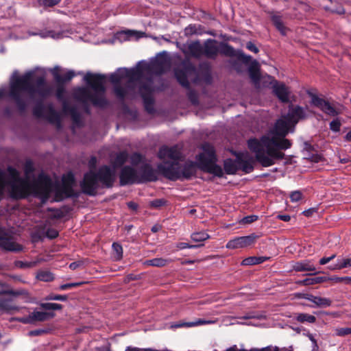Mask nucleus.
<instances>
[{
	"label": "nucleus",
	"instance_id": "1",
	"mask_svg": "<svg viewBox=\"0 0 351 351\" xmlns=\"http://www.w3.org/2000/svg\"><path fill=\"white\" fill-rule=\"evenodd\" d=\"M304 117L302 108L290 106L288 113L278 119L259 140L252 138L248 141L249 149L255 153L256 160L263 167H270L275 164L276 160L284 158L285 154L281 150L291 146V141L285 137L289 132H293L296 123Z\"/></svg>",
	"mask_w": 351,
	"mask_h": 351
},
{
	"label": "nucleus",
	"instance_id": "2",
	"mask_svg": "<svg viewBox=\"0 0 351 351\" xmlns=\"http://www.w3.org/2000/svg\"><path fill=\"white\" fill-rule=\"evenodd\" d=\"M33 74L27 73L23 75H18L14 72L10 82V96L16 101L19 108L23 110L25 103L23 99V93H27L30 96L38 95L42 98L50 96L53 93V86L45 82L44 76L37 77L35 84H33Z\"/></svg>",
	"mask_w": 351,
	"mask_h": 351
},
{
	"label": "nucleus",
	"instance_id": "3",
	"mask_svg": "<svg viewBox=\"0 0 351 351\" xmlns=\"http://www.w3.org/2000/svg\"><path fill=\"white\" fill-rule=\"evenodd\" d=\"M84 80L95 91V94H91L86 88H77L74 90V97L84 104L91 102L97 107L106 106L107 101L104 97L106 77L104 75L87 72Z\"/></svg>",
	"mask_w": 351,
	"mask_h": 351
},
{
	"label": "nucleus",
	"instance_id": "4",
	"mask_svg": "<svg viewBox=\"0 0 351 351\" xmlns=\"http://www.w3.org/2000/svg\"><path fill=\"white\" fill-rule=\"evenodd\" d=\"M114 180V170L108 166H103L99 169L97 173H95L92 171L86 173L81 183V187L84 193L95 195L99 186V182L104 186L110 188L113 185Z\"/></svg>",
	"mask_w": 351,
	"mask_h": 351
},
{
	"label": "nucleus",
	"instance_id": "5",
	"mask_svg": "<svg viewBox=\"0 0 351 351\" xmlns=\"http://www.w3.org/2000/svg\"><path fill=\"white\" fill-rule=\"evenodd\" d=\"M141 72L137 69H119L110 75V80L114 84V92L120 99H123L127 94V88L140 79Z\"/></svg>",
	"mask_w": 351,
	"mask_h": 351
},
{
	"label": "nucleus",
	"instance_id": "6",
	"mask_svg": "<svg viewBox=\"0 0 351 351\" xmlns=\"http://www.w3.org/2000/svg\"><path fill=\"white\" fill-rule=\"evenodd\" d=\"M197 165L191 161L186 162L183 166L178 162L160 164L158 166L159 171L171 180L189 179L196 173Z\"/></svg>",
	"mask_w": 351,
	"mask_h": 351
},
{
	"label": "nucleus",
	"instance_id": "7",
	"mask_svg": "<svg viewBox=\"0 0 351 351\" xmlns=\"http://www.w3.org/2000/svg\"><path fill=\"white\" fill-rule=\"evenodd\" d=\"M202 148L203 152L196 157L198 167L205 172L212 173L217 177H222L223 169L216 164L217 158L214 147L208 143H204Z\"/></svg>",
	"mask_w": 351,
	"mask_h": 351
},
{
	"label": "nucleus",
	"instance_id": "8",
	"mask_svg": "<svg viewBox=\"0 0 351 351\" xmlns=\"http://www.w3.org/2000/svg\"><path fill=\"white\" fill-rule=\"evenodd\" d=\"M175 75L179 83L185 88L189 87V79L196 82L197 71L195 67L191 64H186L182 69H176Z\"/></svg>",
	"mask_w": 351,
	"mask_h": 351
},
{
	"label": "nucleus",
	"instance_id": "9",
	"mask_svg": "<svg viewBox=\"0 0 351 351\" xmlns=\"http://www.w3.org/2000/svg\"><path fill=\"white\" fill-rule=\"evenodd\" d=\"M158 158L164 160H172V163H176L178 160L182 158L181 149L178 145H174L172 147L162 146L158 154ZM166 163L169 164L167 162Z\"/></svg>",
	"mask_w": 351,
	"mask_h": 351
},
{
	"label": "nucleus",
	"instance_id": "10",
	"mask_svg": "<svg viewBox=\"0 0 351 351\" xmlns=\"http://www.w3.org/2000/svg\"><path fill=\"white\" fill-rule=\"evenodd\" d=\"M307 93L311 99V104L319 108L325 114L332 117L339 114V112L336 110L328 101L323 98L319 97L316 94L311 91H308Z\"/></svg>",
	"mask_w": 351,
	"mask_h": 351
},
{
	"label": "nucleus",
	"instance_id": "11",
	"mask_svg": "<svg viewBox=\"0 0 351 351\" xmlns=\"http://www.w3.org/2000/svg\"><path fill=\"white\" fill-rule=\"evenodd\" d=\"M258 236L255 234H251L247 236L236 237L229 241L226 244L228 249L243 248L254 244Z\"/></svg>",
	"mask_w": 351,
	"mask_h": 351
},
{
	"label": "nucleus",
	"instance_id": "12",
	"mask_svg": "<svg viewBox=\"0 0 351 351\" xmlns=\"http://www.w3.org/2000/svg\"><path fill=\"white\" fill-rule=\"evenodd\" d=\"M136 171L131 167H124L120 174V184L121 185H126L133 184L135 182H140Z\"/></svg>",
	"mask_w": 351,
	"mask_h": 351
},
{
	"label": "nucleus",
	"instance_id": "13",
	"mask_svg": "<svg viewBox=\"0 0 351 351\" xmlns=\"http://www.w3.org/2000/svg\"><path fill=\"white\" fill-rule=\"evenodd\" d=\"M219 53H221L227 57H233L238 56L239 59L242 60L245 62H248L251 59V57L250 56H247L241 51H239L238 53H237L234 48L227 43H220L219 45Z\"/></svg>",
	"mask_w": 351,
	"mask_h": 351
},
{
	"label": "nucleus",
	"instance_id": "14",
	"mask_svg": "<svg viewBox=\"0 0 351 351\" xmlns=\"http://www.w3.org/2000/svg\"><path fill=\"white\" fill-rule=\"evenodd\" d=\"M219 45L215 40L208 39L203 45V56L209 59H215L219 54Z\"/></svg>",
	"mask_w": 351,
	"mask_h": 351
},
{
	"label": "nucleus",
	"instance_id": "15",
	"mask_svg": "<svg viewBox=\"0 0 351 351\" xmlns=\"http://www.w3.org/2000/svg\"><path fill=\"white\" fill-rule=\"evenodd\" d=\"M183 47V52L186 55L195 58H200L203 56V45L198 40L187 43Z\"/></svg>",
	"mask_w": 351,
	"mask_h": 351
},
{
	"label": "nucleus",
	"instance_id": "16",
	"mask_svg": "<svg viewBox=\"0 0 351 351\" xmlns=\"http://www.w3.org/2000/svg\"><path fill=\"white\" fill-rule=\"evenodd\" d=\"M0 247L11 252H20L23 250L22 245L16 243L8 234L0 235Z\"/></svg>",
	"mask_w": 351,
	"mask_h": 351
},
{
	"label": "nucleus",
	"instance_id": "17",
	"mask_svg": "<svg viewBox=\"0 0 351 351\" xmlns=\"http://www.w3.org/2000/svg\"><path fill=\"white\" fill-rule=\"evenodd\" d=\"M75 183L74 176L71 173H69L62 177V184L61 191L65 197H71L73 195V186Z\"/></svg>",
	"mask_w": 351,
	"mask_h": 351
},
{
	"label": "nucleus",
	"instance_id": "18",
	"mask_svg": "<svg viewBox=\"0 0 351 351\" xmlns=\"http://www.w3.org/2000/svg\"><path fill=\"white\" fill-rule=\"evenodd\" d=\"M21 307L12 304L11 298H0V313H12L19 311Z\"/></svg>",
	"mask_w": 351,
	"mask_h": 351
},
{
	"label": "nucleus",
	"instance_id": "19",
	"mask_svg": "<svg viewBox=\"0 0 351 351\" xmlns=\"http://www.w3.org/2000/svg\"><path fill=\"white\" fill-rule=\"evenodd\" d=\"M273 90L275 95L282 102H287L289 100V90L286 85L283 83H278L275 81L273 86Z\"/></svg>",
	"mask_w": 351,
	"mask_h": 351
},
{
	"label": "nucleus",
	"instance_id": "20",
	"mask_svg": "<svg viewBox=\"0 0 351 351\" xmlns=\"http://www.w3.org/2000/svg\"><path fill=\"white\" fill-rule=\"evenodd\" d=\"M292 268L295 271H315L316 270L315 267L310 260L295 262Z\"/></svg>",
	"mask_w": 351,
	"mask_h": 351
},
{
	"label": "nucleus",
	"instance_id": "21",
	"mask_svg": "<svg viewBox=\"0 0 351 351\" xmlns=\"http://www.w3.org/2000/svg\"><path fill=\"white\" fill-rule=\"evenodd\" d=\"M169 60L161 56L158 57L156 61L154 63L153 69L157 71L158 74H161L169 69Z\"/></svg>",
	"mask_w": 351,
	"mask_h": 351
},
{
	"label": "nucleus",
	"instance_id": "22",
	"mask_svg": "<svg viewBox=\"0 0 351 351\" xmlns=\"http://www.w3.org/2000/svg\"><path fill=\"white\" fill-rule=\"evenodd\" d=\"M249 75L252 82L257 84L260 80V66L257 61L254 60L250 64L249 69Z\"/></svg>",
	"mask_w": 351,
	"mask_h": 351
},
{
	"label": "nucleus",
	"instance_id": "23",
	"mask_svg": "<svg viewBox=\"0 0 351 351\" xmlns=\"http://www.w3.org/2000/svg\"><path fill=\"white\" fill-rule=\"evenodd\" d=\"M142 179L147 181H154L156 180V175L149 165H144L141 167Z\"/></svg>",
	"mask_w": 351,
	"mask_h": 351
},
{
	"label": "nucleus",
	"instance_id": "24",
	"mask_svg": "<svg viewBox=\"0 0 351 351\" xmlns=\"http://www.w3.org/2000/svg\"><path fill=\"white\" fill-rule=\"evenodd\" d=\"M31 315L32 322L34 324L36 322H44L49 317H53L55 314L53 313H46L42 311H34Z\"/></svg>",
	"mask_w": 351,
	"mask_h": 351
},
{
	"label": "nucleus",
	"instance_id": "25",
	"mask_svg": "<svg viewBox=\"0 0 351 351\" xmlns=\"http://www.w3.org/2000/svg\"><path fill=\"white\" fill-rule=\"evenodd\" d=\"M271 21L276 29L282 34L286 35L288 28L284 25L282 16L278 14L271 15Z\"/></svg>",
	"mask_w": 351,
	"mask_h": 351
},
{
	"label": "nucleus",
	"instance_id": "26",
	"mask_svg": "<svg viewBox=\"0 0 351 351\" xmlns=\"http://www.w3.org/2000/svg\"><path fill=\"white\" fill-rule=\"evenodd\" d=\"M327 280H328L327 277L317 276V277H315V278H306V279H304L302 280H298L296 282V283L300 285L308 286V285L319 284V283L326 282Z\"/></svg>",
	"mask_w": 351,
	"mask_h": 351
},
{
	"label": "nucleus",
	"instance_id": "27",
	"mask_svg": "<svg viewBox=\"0 0 351 351\" xmlns=\"http://www.w3.org/2000/svg\"><path fill=\"white\" fill-rule=\"evenodd\" d=\"M171 261L169 259H165L163 258H155L150 260H147L143 263L144 265L153 266L157 267H162L166 266L168 263H171Z\"/></svg>",
	"mask_w": 351,
	"mask_h": 351
},
{
	"label": "nucleus",
	"instance_id": "28",
	"mask_svg": "<svg viewBox=\"0 0 351 351\" xmlns=\"http://www.w3.org/2000/svg\"><path fill=\"white\" fill-rule=\"evenodd\" d=\"M236 162L240 169H241L246 173L251 172L254 169L252 160H245L238 156Z\"/></svg>",
	"mask_w": 351,
	"mask_h": 351
},
{
	"label": "nucleus",
	"instance_id": "29",
	"mask_svg": "<svg viewBox=\"0 0 351 351\" xmlns=\"http://www.w3.org/2000/svg\"><path fill=\"white\" fill-rule=\"evenodd\" d=\"M268 258L265 256H250L243 259L241 262L242 265H254L263 263Z\"/></svg>",
	"mask_w": 351,
	"mask_h": 351
},
{
	"label": "nucleus",
	"instance_id": "30",
	"mask_svg": "<svg viewBox=\"0 0 351 351\" xmlns=\"http://www.w3.org/2000/svg\"><path fill=\"white\" fill-rule=\"evenodd\" d=\"M53 75L55 80L58 83H63L64 82L70 81L75 76V73L72 71H68L63 76L60 75L58 71H53Z\"/></svg>",
	"mask_w": 351,
	"mask_h": 351
},
{
	"label": "nucleus",
	"instance_id": "31",
	"mask_svg": "<svg viewBox=\"0 0 351 351\" xmlns=\"http://www.w3.org/2000/svg\"><path fill=\"white\" fill-rule=\"evenodd\" d=\"M112 257L114 261H118L123 258V247L118 243H113L112 245Z\"/></svg>",
	"mask_w": 351,
	"mask_h": 351
},
{
	"label": "nucleus",
	"instance_id": "32",
	"mask_svg": "<svg viewBox=\"0 0 351 351\" xmlns=\"http://www.w3.org/2000/svg\"><path fill=\"white\" fill-rule=\"evenodd\" d=\"M349 267H351V258L339 260L337 264L329 266L328 269L330 270H339Z\"/></svg>",
	"mask_w": 351,
	"mask_h": 351
},
{
	"label": "nucleus",
	"instance_id": "33",
	"mask_svg": "<svg viewBox=\"0 0 351 351\" xmlns=\"http://www.w3.org/2000/svg\"><path fill=\"white\" fill-rule=\"evenodd\" d=\"M128 158V153L126 152H121L117 154L112 164L114 167H119L127 161Z\"/></svg>",
	"mask_w": 351,
	"mask_h": 351
},
{
	"label": "nucleus",
	"instance_id": "34",
	"mask_svg": "<svg viewBox=\"0 0 351 351\" xmlns=\"http://www.w3.org/2000/svg\"><path fill=\"white\" fill-rule=\"evenodd\" d=\"M224 170L228 174H234L237 171V165L235 162L231 159H227L224 161Z\"/></svg>",
	"mask_w": 351,
	"mask_h": 351
},
{
	"label": "nucleus",
	"instance_id": "35",
	"mask_svg": "<svg viewBox=\"0 0 351 351\" xmlns=\"http://www.w3.org/2000/svg\"><path fill=\"white\" fill-rule=\"evenodd\" d=\"M295 319L298 322L301 323H314L316 321V317L314 315L307 313H298L295 316Z\"/></svg>",
	"mask_w": 351,
	"mask_h": 351
},
{
	"label": "nucleus",
	"instance_id": "36",
	"mask_svg": "<svg viewBox=\"0 0 351 351\" xmlns=\"http://www.w3.org/2000/svg\"><path fill=\"white\" fill-rule=\"evenodd\" d=\"M313 303L317 307H327L331 305V300L326 298L315 296Z\"/></svg>",
	"mask_w": 351,
	"mask_h": 351
},
{
	"label": "nucleus",
	"instance_id": "37",
	"mask_svg": "<svg viewBox=\"0 0 351 351\" xmlns=\"http://www.w3.org/2000/svg\"><path fill=\"white\" fill-rule=\"evenodd\" d=\"M191 239L195 242H203L210 238L208 234L205 232H197L191 235Z\"/></svg>",
	"mask_w": 351,
	"mask_h": 351
},
{
	"label": "nucleus",
	"instance_id": "38",
	"mask_svg": "<svg viewBox=\"0 0 351 351\" xmlns=\"http://www.w3.org/2000/svg\"><path fill=\"white\" fill-rule=\"evenodd\" d=\"M37 278L44 282H51L54 279L53 274L47 271H42L38 273Z\"/></svg>",
	"mask_w": 351,
	"mask_h": 351
},
{
	"label": "nucleus",
	"instance_id": "39",
	"mask_svg": "<svg viewBox=\"0 0 351 351\" xmlns=\"http://www.w3.org/2000/svg\"><path fill=\"white\" fill-rule=\"evenodd\" d=\"M184 33L186 36L201 34V26L196 25H189L185 28Z\"/></svg>",
	"mask_w": 351,
	"mask_h": 351
},
{
	"label": "nucleus",
	"instance_id": "40",
	"mask_svg": "<svg viewBox=\"0 0 351 351\" xmlns=\"http://www.w3.org/2000/svg\"><path fill=\"white\" fill-rule=\"evenodd\" d=\"M40 307L45 310H61L62 305L57 303H41Z\"/></svg>",
	"mask_w": 351,
	"mask_h": 351
},
{
	"label": "nucleus",
	"instance_id": "41",
	"mask_svg": "<svg viewBox=\"0 0 351 351\" xmlns=\"http://www.w3.org/2000/svg\"><path fill=\"white\" fill-rule=\"evenodd\" d=\"M25 293V291L23 290H18V291H14L12 289L10 290H2L0 291V296L4 295H8L14 297H16L21 295H23Z\"/></svg>",
	"mask_w": 351,
	"mask_h": 351
},
{
	"label": "nucleus",
	"instance_id": "42",
	"mask_svg": "<svg viewBox=\"0 0 351 351\" xmlns=\"http://www.w3.org/2000/svg\"><path fill=\"white\" fill-rule=\"evenodd\" d=\"M63 108L66 112H69L71 114L72 119L75 122L77 123L79 121L80 114L77 113V112L75 110H74L73 108L69 109L66 103L64 104Z\"/></svg>",
	"mask_w": 351,
	"mask_h": 351
},
{
	"label": "nucleus",
	"instance_id": "43",
	"mask_svg": "<svg viewBox=\"0 0 351 351\" xmlns=\"http://www.w3.org/2000/svg\"><path fill=\"white\" fill-rule=\"evenodd\" d=\"M38 2L40 6L49 8L58 5L60 0H38Z\"/></svg>",
	"mask_w": 351,
	"mask_h": 351
},
{
	"label": "nucleus",
	"instance_id": "44",
	"mask_svg": "<svg viewBox=\"0 0 351 351\" xmlns=\"http://www.w3.org/2000/svg\"><path fill=\"white\" fill-rule=\"evenodd\" d=\"M37 265V262H23L21 261H18L15 263V265L20 268H30L34 267Z\"/></svg>",
	"mask_w": 351,
	"mask_h": 351
},
{
	"label": "nucleus",
	"instance_id": "45",
	"mask_svg": "<svg viewBox=\"0 0 351 351\" xmlns=\"http://www.w3.org/2000/svg\"><path fill=\"white\" fill-rule=\"evenodd\" d=\"M68 297L66 295H57L51 293L46 296V300H60V301H66Z\"/></svg>",
	"mask_w": 351,
	"mask_h": 351
},
{
	"label": "nucleus",
	"instance_id": "46",
	"mask_svg": "<svg viewBox=\"0 0 351 351\" xmlns=\"http://www.w3.org/2000/svg\"><path fill=\"white\" fill-rule=\"evenodd\" d=\"M328 280L333 281L336 283L344 282L347 284L351 283V277L345 276V277H337L332 276L331 278H328Z\"/></svg>",
	"mask_w": 351,
	"mask_h": 351
},
{
	"label": "nucleus",
	"instance_id": "47",
	"mask_svg": "<svg viewBox=\"0 0 351 351\" xmlns=\"http://www.w3.org/2000/svg\"><path fill=\"white\" fill-rule=\"evenodd\" d=\"M167 204L165 199H156L150 202V206L155 208H160Z\"/></svg>",
	"mask_w": 351,
	"mask_h": 351
},
{
	"label": "nucleus",
	"instance_id": "48",
	"mask_svg": "<svg viewBox=\"0 0 351 351\" xmlns=\"http://www.w3.org/2000/svg\"><path fill=\"white\" fill-rule=\"evenodd\" d=\"M45 108L42 104L36 105L33 110L34 116L36 117H43L44 116Z\"/></svg>",
	"mask_w": 351,
	"mask_h": 351
},
{
	"label": "nucleus",
	"instance_id": "49",
	"mask_svg": "<svg viewBox=\"0 0 351 351\" xmlns=\"http://www.w3.org/2000/svg\"><path fill=\"white\" fill-rule=\"evenodd\" d=\"M335 333L337 335L340 337L346 336L348 335H351V328H339L335 330Z\"/></svg>",
	"mask_w": 351,
	"mask_h": 351
},
{
	"label": "nucleus",
	"instance_id": "50",
	"mask_svg": "<svg viewBox=\"0 0 351 351\" xmlns=\"http://www.w3.org/2000/svg\"><path fill=\"white\" fill-rule=\"evenodd\" d=\"M85 283H86V282H72V283L64 284V285H62L60 286V290H66L68 289L80 287Z\"/></svg>",
	"mask_w": 351,
	"mask_h": 351
},
{
	"label": "nucleus",
	"instance_id": "51",
	"mask_svg": "<svg viewBox=\"0 0 351 351\" xmlns=\"http://www.w3.org/2000/svg\"><path fill=\"white\" fill-rule=\"evenodd\" d=\"M141 160H142V156L140 154L134 153L130 156V162L133 165H137L138 164H139L141 162Z\"/></svg>",
	"mask_w": 351,
	"mask_h": 351
},
{
	"label": "nucleus",
	"instance_id": "52",
	"mask_svg": "<svg viewBox=\"0 0 351 351\" xmlns=\"http://www.w3.org/2000/svg\"><path fill=\"white\" fill-rule=\"evenodd\" d=\"M302 197V193L300 191H295L290 195L291 202H296L300 201Z\"/></svg>",
	"mask_w": 351,
	"mask_h": 351
},
{
	"label": "nucleus",
	"instance_id": "53",
	"mask_svg": "<svg viewBox=\"0 0 351 351\" xmlns=\"http://www.w3.org/2000/svg\"><path fill=\"white\" fill-rule=\"evenodd\" d=\"M341 123L339 119L332 120L330 123V129L334 132L340 130Z\"/></svg>",
	"mask_w": 351,
	"mask_h": 351
},
{
	"label": "nucleus",
	"instance_id": "54",
	"mask_svg": "<svg viewBox=\"0 0 351 351\" xmlns=\"http://www.w3.org/2000/svg\"><path fill=\"white\" fill-rule=\"evenodd\" d=\"M123 34H125L127 38H130L132 36H136V38H139L145 34L143 32H138L132 31V30H128V31L124 32H123Z\"/></svg>",
	"mask_w": 351,
	"mask_h": 351
},
{
	"label": "nucleus",
	"instance_id": "55",
	"mask_svg": "<svg viewBox=\"0 0 351 351\" xmlns=\"http://www.w3.org/2000/svg\"><path fill=\"white\" fill-rule=\"evenodd\" d=\"M25 173L27 176L34 171V165L32 161H27L24 168Z\"/></svg>",
	"mask_w": 351,
	"mask_h": 351
},
{
	"label": "nucleus",
	"instance_id": "56",
	"mask_svg": "<svg viewBox=\"0 0 351 351\" xmlns=\"http://www.w3.org/2000/svg\"><path fill=\"white\" fill-rule=\"evenodd\" d=\"M258 219V216L256 215H249L247 217H245L242 219L241 222L243 223H251Z\"/></svg>",
	"mask_w": 351,
	"mask_h": 351
},
{
	"label": "nucleus",
	"instance_id": "57",
	"mask_svg": "<svg viewBox=\"0 0 351 351\" xmlns=\"http://www.w3.org/2000/svg\"><path fill=\"white\" fill-rule=\"evenodd\" d=\"M202 245H203V244H202V245H189L186 243L182 242V243H178L177 245V247L180 250H182V249H185V248H195V247H199Z\"/></svg>",
	"mask_w": 351,
	"mask_h": 351
},
{
	"label": "nucleus",
	"instance_id": "58",
	"mask_svg": "<svg viewBox=\"0 0 351 351\" xmlns=\"http://www.w3.org/2000/svg\"><path fill=\"white\" fill-rule=\"evenodd\" d=\"M47 331L46 330L43 329H36L34 330H31L28 332L29 336L33 337V336H40L45 333H46Z\"/></svg>",
	"mask_w": 351,
	"mask_h": 351
},
{
	"label": "nucleus",
	"instance_id": "59",
	"mask_svg": "<svg viewBox=\"0 0 351 351\" xmlns=\"http://www.w3.org/2000/svg\"><path fill=\"white\" fill-rule=\"evenodd\" d=\"M65 90L63 86H59L56 90V97L58 99L62 100L64 97Z\"/></svg>",
	"mask_w": 351,
	"mask_h": 351
},
{
	"label": "nucleus",
	"instance_id": "60",
	"mask_svg": "<svg viewBox=\"0 0 351 351\" xmlns=\"http://www.w3.org/2000/svg\"><path fill=\"white\" fill-rule=\"evenodd\" d=\"M246 47L248 50L255 53H257L259 51L258 47L252 42L247 43Z\"/></svg>",
	"mask_w": 351,
	"mask_h": 351
},
{
	"label": "nucleus",
	"instance_id": "61",
	"mask_svg": "<svg viewBox=\"0 0 351 351\" xmlns=\"http://www.w3.org/2000/svg\"><path fill=\"white\" fill-rule=\"evenodd\" d=\"M336 256V254H332L331 256L329 257H324L319 260V264L320 265H326L328 263H329L330 261L333 260Z\"/></svg>",
	"mask_w": 351,
	"mask_h": 351
},
{
	"label": "nucleus",
	"instance_id": "62",
	"mask_svg": "<svg viewBox=\"0 0 351 351\" xmlns=\"http://www.w3.org/2000/svg\"><path fill=\"white\" fill-rule=\"evenodd\" d=\"M19 322L23 323V324H32L31 315L29 314L27 317H20L16 319Z\"/></svg>",
	"mask_w": 351,
	"mask_h": 351
},
{
	"label": "nucleus",
	"instance_id": "63",
	"mask_svg": "<svg viewBox=\"0 0 351 351\" xmlns=\"http://www.w3.org/2000/svg\"><path fill=\"white\" fill-rule=\"evenodd\" d=\"M47 236L50 239H55L58 236V232L54 229H49L47 231Z\"/></svg>",
	"mask_w": 351,
	"mask_h": 351
},
{
	"label": "nucleus",
	"instance_id": "64",
	"mask_svg": "<svg viewBox=\"0 0 351 351\" xmlns=\"http://www.w3.org/2000/svg\"><path fill=\"white\" fill-rule=\"evenodd\" d=\"M331 12L337 13L338 14H343L345 12L343 8L341 5H339L337 8H330Z\"/></svg>",
	"mask_w": 351,
	"mask_h": 351
}]
</instances>
